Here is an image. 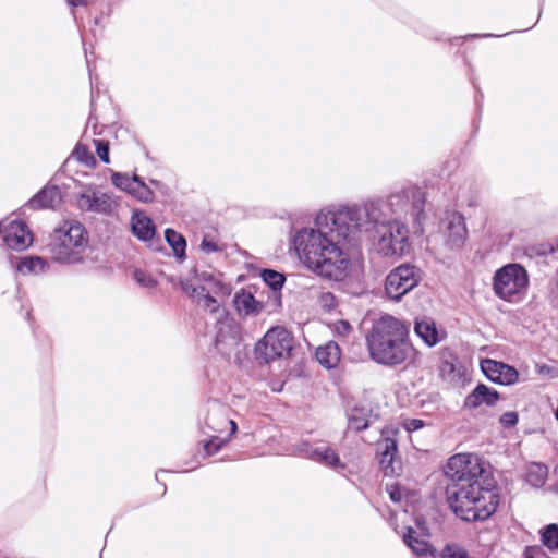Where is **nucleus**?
Listing matches in <instances>:
<instances>
[{"label":"nucleus","instance_id":"nucleus-29","mask_svg":"<svg viewBox=\"0 0 558 558\" xmlns=\"http://www.w3.org/2000/svg\"><path fill=\"white\" fill-rule=\"evenodd\" d=\"M548 477V468L543 463H531L526 468L525 481L533 487H543Z\"/></svg>","mask_w":558,"mask_h":558},{"label":"nucleus","instance_id":"nucleus-18","mask_svg":"<svg viewBox=\"0 0 558 558\" xmlns=\"http://www.w3.org/2000/svg\"><path fill=\"white\" fill-rule=\"evenodd\" d=\"M500 399L497 390L484 385L478 384L472 392H470L465 400L464 407L468 409H477L480 407H494Z\"/></svg>","mask_w":558,"mask_h":558},{"label":"nucleus","instance_id":"nucleus-53","mask_svg":"<svg viewBox=\"0 0 558 558\" xmlns=\"http://www.w3.org/2000/svg\"><path fill=\"white\" fill-rule=\"evenodd\" d=\"M556 418L558 420V407H557V410H556Z\"/></svg>","mask_w":558,"mask_h":558},{"label":"nucleus","instance_id":"nucleus-39","mask_svg":"<svg viewBox=\"0 0 558 558\" xmlns=\"http://www.w3.org/2000/svg\"><path fill=\"white\" fill-rule=\"evenodd\" d=\"M136 179H137V175L129 177L125 173H119V172H114L111 175L112 184L116 187H118L124 192L128 191V189L130 187V184H133V182H135Z\"/></svg>","mask_w":558,"mask_h":558},{"label":"nucleus","instance_id":"nucleus-50","mask_svg":"<svg viewBox=\"0 0 558 558\" xmlns=\"http://www.w3.org/2000/svg\"><path fill=\"white\" fill-rule=\"evenodd\" d=\"M323 299H330V300H333V296L330 294V293H327L325 295H323Z\"/></svg>","mask_w":558,"mask_h":558},{"label":"nucleus","instance_id":"nucleus-15","mask_svg":"<svg viewBox=\"0 0 558 558\" xmlns=\"http://www.w3.org/2000/svg\"><path fill=\"white\" fill-rule=\"evenodd\" d=\"M298 451L306 458L314 460L327 466L337 468L340 465V459L336 451L325 445H312L302 442L298 447Z\"/></svg>","mask_w":558,"mask_h":558},{"label":"nucleus","instance_id":"nucleus-7","mask_svg":"<svg viewBox=\"0 0 558 558\" xmlns=\"http://www.w3.org/2000/svg\"><path fill=\"white\" fill-rule=\"evenodd\" d=\"M529 288V275L520 264H507L493 277V291L506 302H518L524 298Z\"/></svg>","mask_w":558,"mask_h":558},{"label":"nucleus","instance_id":"nucleus-23","mask_svg":"<svg viewBox=\"0 0 558 558\" xmlns=\"http://www.w3.org/2000/svg\"><path fill=\"white\" fill-rule=\"evenodd\" d=\"M131 226L134 235L142 241H148L155 235V226L151 219L142 211L133 214Z\"/></svg>","mask_w":558,"mask_h":558},{"label":"nucleus","instance_id":"nucleus-37","mask_svg":"<svg viewBox=\"0 0 558 558\" xmlns=\"http://www.w3.org/2000/svg\"><path fill=\"white\" fill-rule=\"evenodd\" d=\"M72 156L87 167H94L96 165V159L93 153H90L88 147L83 144L76 145Z\"/></svg>","mask_w":558,"mask_h":558},{"label":"nucleus","instance_id":"nucleus-46","mask_svg":"<svg viewBox=\"0 0 558 558\" xmlns=\"http://www.w3.org/2000/svg\"><path fill=\"white\" fill-rule=\"evenodd\" d=\"M351 329L352 327L348 322L338 320L335 323V331L340 336H347Z\"/></svg>","mask_w":558,"mask_h":558},{"label":"nucleus","instance_id":"nucleus-5","mask_svg":"<svg viewBox=\"0 0 558 558\" xmlns=\"http://www.w3.org/2000/svg\"><path fill=\"white\" fill-rule=\"evenodd\" d=\"M87 245L85 227L75 220H64L53 229L48 251L53 262L72 265L83 259Z\"/></svg>","mask_w":558,"mask_h":558},{"label":"nucleus","instance_id":"nucleus-4","mask_svg":"<svg viewBox=\"0 0 558 558\" xmlns=\"http://www.w3.org/2000/svg\"><path fill=\"white\" fill-rule=\"evenodd\" d=\"M363 207L368 208L371 215L363 221L362 229L366 223L373 222L374 234L372 241L374 250L384 257L403 256L410 246L409 229L405 222L398 218L379 220L373 204Z\"/></svg>","mask_w":558,"mask_h":558},{"label":"nucleus","instance_id":"nucleus-9","mask_svg":"<svg viewBox=\"0 0 558 558\" xmlns=\"http://www.w3.org/2000/svg\"><path fill=\"white\" fill-rule=\"evenodd\" d=\"M293 337L284 327H272L257 343L256 351L265 362L290 356Z\"/></svg>","mask_w":558,"mask_h":558},{"label":"nucleus","instance_id":"nucleus-30","mask_svg":"<svg viewBox=\"0 0 558 558\" xmlns=\"http://www.w3.org/2000/svg\"><path fill=\"white\" fill-rule=\"evenodd\" d=\"M165 238L169 246L172 248L173 255L183 259L185 257L186 241L184 236L173 229H167L165 231Z\"/></svg>","mask_w":558,"mask_h":558},{"label":"nucleus","instance_id":"nucleus-52","mask_svg":"<svg viewBox=\"0 0 558 558\" xmlns=\"http://www.w3.org/2000/svg\"><path fill=\"white\" fill-rule=\"evenodd\" d=\"M210 250H211V251H215V250H216V247H215V245H214L213 243H211Z\"/></svg>","mask_w":558,"mask_h":558},{"label":"nucleus","instance_id":"nucleus-12","mask_svg":"<svg viewBox=\"0 0 558 558\" xmlns=\"http://www.w3.org/2000/svg\"><path fill=\"white\" fill-rule=\"evenodd\" d=\"M216 302L217 300L211 296V305ZM211 313H215L216 319V345L234 344L239 335V327L234 318L230 316L225 308L220 307L214 308V306H211Z\"/></svg>","mask_w":558,"mask_h":558},{"label":"nucleus","instance_id":"nucleus-24","mask_svg":"<svg viewBox=\"0 0 558 558\" xmlns=\"http://www.w3.org/2000/svg\"><path fill=\"white\" fill-rule=\"evenodd\" d=\"M341 357V350L335 341H329L320 345L316 350V359L318 363L326 368L336 367Z\"/></svg>","mask_w":558,"mask_h":558},{"label":"nucleus","instance_id":"nucleus-2","mask_svg":"<svg viewBox=\"0 0 558 558\" xmlns=\"http://www.w3.org/2000/svg\"><path fill=\"white\" fill-rule=\"evenodd\" d=\"M371 357L383 365L411 364L418 359V351L409 340V326L400 319L385 315L373 326L367 336Z\"/></svg>","mask_w":558,"mask_h":558},{"label":"nucleus","instance_id":"nucleus-21","mask_svg":"<svg viewBox=\"0 0 558 558\" xmlns=\"http://www.w3.org/2000/svg\"><path fill=\"white\" fill-rule=\"evenodd\" d=\"M234 306L240 314L248 315H257L259 314L264 305L259 301H257L254 295L245 290L238 292L233 299Z\"/></svg>","mask_w":558,"mask_h":558},{"label":"nucleus","instance_id":"nucleus-25","mask_svg":"<svg viewBox=\"0 0 558 558\" xmlns=\"http://www.w3.org/2000/svg\"><path fill=\"white\" fill-rule=\"evenodd\" d=\"M440 393L438 391H421L414 398V407L422 413L430 415L440 407Z\"/></svg>","mask_w":558,"mask_h":558},{"label":"nucleus","instance_id":"nucleus-36","mask_svg":"<svg viewBox=\"0 0 558 558\" xmlns=\"http://www.w3.org/2000/svg\"><path fill=\"white\" fill-rule=\"evenodd\" d=\"M379 464L385 475L391 476L398 474L400 470V463L390 453L381 452Z\"/></svg>","mask_w":558,"mask_h":558},{"label":"nucleus","instance_id":"nucleus-22","mask_svg":"<svg viewBox=\"0 0 558 558\" xmlns=\"http://www.w3.org/2000/svg\"><path fill=\"white\" fill-rule=\"evenodd\" d=\"M415 534L416 532L412 527L407 529V532L403 534V542L407 546L410 547L418 558H427V556L438 558L432 545L424 538L415 537Z\"/></svg>","mask_w":558,"mask_h":558},{"label":"nucleus","instance_id":"nucleus-28","mask_svg":"<svg viewBox=\"0 0 558 558\" xmlns=\"http://www.w3.org/2000/svg\"><path fill=\"white\" fill-rule=\"evenodd\" d=\"M372 411L365 405L354 407L349 414V428L356 432L368 427L371 422Z\"/></svg>","mask_w":558,"mask_h":558},{"label":"nucleus","instance_id":"nucleus-10","mask_svg":"<svg viewBox=\"0 0 558 558\" xmlns=\"http://www.w3.org/2000/svg\"><path fill=\"white\" fill-rule=\"evenodd\" d=\"M76 206L82 211L113 216L118 211L119 201L111 194L87 186L76 196Z\"/></svg>","mask_w":558,"mask_h":558},{"label":"nucleus","instance_id":"nucleus-26","mask_svg":"<svg viewBox=\"0 0 558 558\" xmlns=\"http://www.w3.org/2000/svg\"><path fill=\"white\" fill-rule=\"evenodd\" d=\"M220 425L219 428H214L217 434L211 435V449L215 450H219L236 432V423L233 420H222Z\"/></svg>","mask_w":558,"mask_h":558},{"label":"nucleus","instance_id":"nucleus-33","mask_svg":"<svg viewBox=\"0 0 558 558\" xmlns=\"http://www.w3.org/2000/svg\"><path fill=\"white\" fill-rule=\"evenodd\" d=\"M260 278L274 291L281 290L283 284H284V281H286V277H284L283 274L278 272V271L272 270V269H264V270H262Z\"/></svg>","mask_w":558,"mask_h":558},{"label":"nucleus","instance_id":"nucleus-49","mask_svg":"<svg viewBox=\"0 0 558 558\" xmlns=\"http://www.w3.org/2000/svg\"><path fill=\"white\" fill-rule=\"evenodd\" d=\"M202 246H204V247L209 246V242L207 241L206 236L203 239Z\"/></svg>","mask_w":558,"mask_h":558},{"label":"nucleus","instance_id":"nucleus-51","mask_svg":"<svg viewBox=\"0 0 558 558\" xmlns=\"http://www.w3.org/2000/svg\"><path fill=\"white\" fill-rule=\"evenodd\" d=\"M208 448H209V441H205V442H204V449L207 451V450H208Z\"/></svg>","mask_w":558,"mask_h":558},{"label":"nucleus","instance_id":"nucleus-44","mask_svg":"<svg viewBox=\"0 0 558 558\" xmlns=\"http://www.w3.org/2000/svg\"><path fill=\"white\" fill-rule=\"evenodd\" d=\"M500 423L505 427H512L518 423V414L514 411L506 412L500 416Z\"/></svg>","mask_w":558,"mask_h":558},{"label":"nucleus","instance_id":"nucleus-40","mask_svg":"<svg viewBox=\"0 0 558 558\" xmlns=\"http://www.w3.org/2000/svg\"><path fill=\"white\" fill-rule=\"evenodd\" d=\"M211 293H215L218 298L222 299L225 296L230 295L231 286L220 280H215L211 277Z\"/></svg>","mask_w":558,"mask_h":558},{"label":"nucleus","instance_id":"nucleus-38","mask_svg":"<svg viewBox=\"0 0 558 558\" xmlns=\"http://www.w3.org/2000/svg\"><path fill=\"white\" fill-rule=\"evenodd\" d=\"M132 276L136 283L143 288H154L157 284L156 279L144 270L134 269Z\"/></svg>","mask_w":558,"mask_h":558},{"label":"nucleus","instance_id":"nucleus-20","mask_svg":"<svg viewBox=\"0 0 558 558\" xmlns=\"http://www.w3.org/2000/svg\"><path fill=\"white\" fill-rule=\"evenodd\" d=\"M466 227L464 219L459 214H452L448 218L447 223V242L451 247H460L466 239Z\"/></svg>","mask_w":558,"mask_h":558},{"label":"nucleus","instance_id":"nucleus-6","mask_svg":"<svg viewBox=\"0 0 558 558\" xmlns=\"http://www.w3.org/2000/svg\"><path fill=\"white\" fill-rule=\"evenodd\" d=\"M386 206L398 219L409 216L414 232H422V222L425 219V195L420 187L408 186L391 193L387 198Z\"/></svg>","mask_w":558,"mask_h":558},{"label":"nucleus","instance_id":"nucleus-11","mask_svg":"<svg viewBox=\"0 0 558 558\" xmlns=\"http://www.w3.org/2000/svg\"><path fill=\"white\" fill-rule=\"evenodd\" d=\"M420 279V270L415 266L400 265L388 274L385 292L391 300H400L417 286Z\"/></svg>","mask_w":558,"mask_h":558},{"label":"nucleus","instance_id":"nucleus-32","mask_svg":"<svg viewBox=\"0 0 558 558\" xmlns=\"http://www.w3.org/2000/svg\"><path fill=\"white\" fill-rule=\"evenodd\" d=\"M126 193L142 202H150L154 198L153 191L138 177L133 184H130Z\"/></svg>","mask_w":558,"mask_h":558},{"label":"nucleus","instance_id":"nucleus-16","mask_svg":"<svg viewBox=\"0 0 558 558\" xmlns=\"http://www.w3.org/2000/svg\"><path fill=\"white\" fill-rule=\"evenodd\" d=\"M4 241L10 248L22 251L33 243V235L26 223L12 221L5 228Z\"/></svg>","mask_w":558,"mask_h":558},{"label":"nucleus","instance_id":"nucleus-41","mask_svg":"<svg viewBox=\"0 0 558 558\" xmlns=\"http://www.w3.org/2000/svg\"><path fill=\"white\" fill-rule=\"evenodd\" d=\"M377 450L381 454V452L390 453V456H396L397 452V442L395 439L389 437H385L377 444Z\"/></svg>","mask_w":558,"mask_h":558},{"label":"nucleus","instance_id":"nucleus-35","mask_svg":"<svg viewBox=\"0 0 558 558\" xmlns=\"http://www.w3.org/2000/svg\"><path fill=\"white\" fill-rule=\"evenodd\" d=\"M438 558H474L469 551L461 545L456 543L447 544L441 553L438 555Z\"/></svg>","mask_w":558,"mask_h":558},{"label":"nucleus","instance_id":"nucleus-14","mask_svg":"<svg viewBox=\"0 0 558 558\" xmlns=\"http://www.w3.org/2000/svg\"><path fill=\"white\" fill-rule=\"evenodd\" d=\"M414 332L428 348L437 345L447 336L446 330L438 327L436 322L428 316L415 318Z\"/></svg>","mask_w":558,"mask_h":558},{"label":"nucleus","instance_id":"nucleus-3","mask_svg":"<svg viewBox=\"0 0 558 558\" xmlns=\"http://www.w3.org/2000/svg\"><path fill=\"white\" fill-rule=\"evenodd\" d=\"M447 500L456 515L464 521H483L499 506L498 489L488 481L447 487Z\"/></svg>","mask_w":558,"mask_h":558},{"label":"nucleus","instance_id":"nucleus-42","mask_svg":"<svg viewBox=\"0 0 558 558\" xmlns=\"http://www.w3.org/2000/svg\"><path fill=\"white\" fill-rule=\"evenodd\" d=\"M401 424L403 428L409 433L422 429L426 425L423 420L410 417L403 418Z\"/></svg>","mask_w":558,"mask_h":558},{"label":"nucleus","instance_id":"nucleus-31","mask_svg":"<svg viewBox=\"0 0 558 558\" xmlns=\"http://www.w3.org/2000/svg\"><path fill=\"white\" fill-rule=\"evenodd\" d=\"M126 193L142 202H150L154 198L153 191L138 177L133 184H130Z\"/></svg>","mask_w":558,"mask_h":558},{"label":"nucleus","instance_id":"nucleus-43","mask_svg":"<svg viewBox=\"0 0 558 558\" xmlns=\"http://www.w3.org/2000/svg\"><path fill=\"white\" fill-rule=\"evenodd\" d=\"M95 144H96V151H97V155L99 156L100 160L104 161L105 163H109L110 159H109L108 143L102 140H97V141H95Z\"/></svg>","mask_w":558,"mask_h":558},{"label":"nucleus","instance_id":"nucleus-34","mask_svg":"<svg viewBox=\"0 0 558 558\" xmlns=\"http://www.w3.org/2000/svg\"><path fill=\"white\" fill-rule=\"evenodd\" d=\"M543 544L551 549L558 550V525L553 523L548 524L542 532Z\"/></svg>","mask_w":558,"mask_h":558},{"label":"nucleus","instance_id":"nucleus-19","mask_svg":"<svg viewBox=\"0 0 558 558\" xmlns=\"http://www.w3.org/2000/svg\"><path fill=\"white\" fill-rule=\"evenodd\" d=\"M61 191L56 185L45 186L28 202V207L32 209L54 208L61 204Z\"/></svg>","mask_w":558,"mask_h":558},{"label":"nucleus","instance_id":"nucleus-45","mask_svg":"<svg viewBox=\"0 0 558 558\" xmlns=\"http://www.w3.org/2000/svg\"><path fill=\"white\" fill-rule=\"evenodd\" d=\"M389 497L395 502H400L403 498V490L398 484H391L387 486Z\"/></svg>","mask_w":558,"mask_h":558},{"label":"nucleus","instance_id":"nucleus-27","mask_svg":"<svg viewBox=\"0 0 558 558\" xmlns=\"http://www.w3.org/2000/svg\"><path fill=\"white\" fill-rule=\"evenodd\" d=\"M48 268V262L39 256L23 257L17 265V270L23 275L44 274L47 271Z\"/></svg>","mask_w":558,"mask_h":558},{"label":"nucleus","instance_id":"nucleus-17","mask_svg":"<svg viewBox=\"0 0 558 558\" xmlns=\"http://www.w3.org/2000/svg\"><path fill=\"white\" fill-rule=\"evenodd\" d=\"M182 290L195 302L199 307L207 310L209 307L208 278H201L195 274L191 279L181 282Z\"/></svg>","mask_w":558,"mask_h":558},{"label":"nucleus","instance_id":"nucleus-47","mask_svg":"<svg viewBox=\"0 0 558 558\" xmlns=\"http://www.w3.org/2000/svg\"><path fill=\"white\" fill-rule=\"evenodd\" d=\"M456 372V366L450 362L442 363L440 367V374L442 377L453 378V373Z\"/></svg>","mask_w":558,"mask_h":558},{"label":"nucleus","instance_id":"nucleus-13","mask_svg":"<svg viewBox=\"0 0 558 558\" xmlns=\"http://www.w3.org/2000/svg\"><path fill=\"white\" fill-rule=\"evenodd\" d=\"M481 369L489 380L499 385L511 386L519 381L518 371L504 362L484 359L481 361Z\"/></svg>","mask_w":558,"mask_h":558},{"label":"nucleus","instance_id":"nucleus-1","mask_svg":"<svg viewBox=\"0 0 558 558\" xmlns=\"http://www.w3.org/2000/svg\"><path fill=\"white\" fill-rule=\"evenodd\" d=\"M369 215V209L364 207L320 210L314 227L300 229L293 236V246L300 262L324 279H345L351 268L345 243L362 231L363 221Z\"/></svg>","mask_w":558,"mask_h":558},{"label":"nucleus","instance_id":"nucleus-48","mask_svg":"<svg viewBox=\"0 0 558 558\" xmlns=\"http://www.w3.org/2000/svg\"><path fill=\"white\" fill-rule=\"evenodd\" d=\"M66 2L72 7L86 5L88 3L87 0H66Z\"/></svg>","mask_w":558,"mask_h":558},{"label":"nucleus","instance_id":"nucleus-8","mask_svg":"<svg viewBox=\"0 0 558 558\" xmlns=\"http://www.w3.org/2000/svg\"><path fill=\"white\" fill-rule=\"evenodd\" d=\"M484 473V461L474 453H457L448 459L445 466V474L452 482L450 486L486 481Z\"/></svg>","mask_w":558,"mask_h":558}]
</instances>
